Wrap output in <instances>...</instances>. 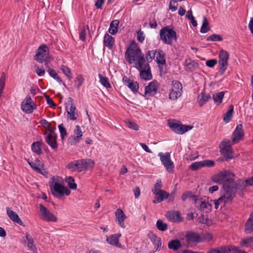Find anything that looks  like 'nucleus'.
Masks as SVG:
<instances>
[{"instance_id": "f257e3e1", "label": "nucleus", "mask_w": 253, "mask_h": 253, "mask_svg": "<svg viewBox=\"0 0 253 253\" xmlns=\"http://www.w3.org/2000/svg\"><path fill=\"white\" fill-rule=\"evenodd\" d=\"M234 176V174L232 172L224 170L212 176L211 180L214 183L222 184L224 190H237L241 186V181L239 183L235 182L233 179Z\"/></svg>"}, {"instance_id": "f03ea898", "label": "nucleus", "mask_w": 253, "mask_h": 253, "mask_svg": "<svg viewBox=\"0 0 253 253\" xmlns=\"http://www.w3.org/2000/svg\"><path fill=\"white\" fill-rule=\"evenodd\" d=\"M125 59L129 64L134 62L136 68H141L145 62V58L141 49L134 42L131 43L126 49Z\"/></svg>"}, {"instance_id": "7ed1b4c3", "label": "nucleus", "mask_w": 253, "mask_h": 253, "mask_svg": "<svg viewBox=\"0 0 253 253\" xmlns=\"http://www.w3.org/2000/svg\"><path fill=\"white\" fill-rule=\"evenodd\" d=\"M160 39L165 44L172 45V40H177L176 32L169 26H166L160 31Z\"/></svg>"}, {"instance_id": "20e7f679", "label": "nucleus", "mask_w": 253, "mask_h": 253, "mask_svg": "<svg viewBox=\"0 0 253 253\" xmlns=\"http://www.w3.org/2000/svg\"><path fill=\"white\" fill-rule=\"evenodd\" d=\"M184 244L188 248H192L201 243L200 234L197 232L188 231L186 232L184 238L181 239Z\"/></svg>"}, {"instance_id": "39448f33", "label": "nucleus", "mask_w": 253, "mask_h": 253, "mask_svg": "<svg viewBox=\"0 0 253 253\" xmlns=\"http://www.w3.org/2000/svg\"><path fill=\"white\" fill-rule=\"evenodd\" d=\"M168 125L171 129L175 133L182 134L191 129L193 126L190 125H182L180 122L175 120L168 121Z\"/></svg>"}, {"instance_id": "423d86ee", "label": "nucleus", "mask_w": 253, "mask_h": 253, "mask_svg": "<svg viewBox=\"0 0 253 253\" xmlns=\"http://www.w3.org/2000/svg\"><path fill=\"white\" fill-rule=\"evenodd\" d=\"M172 87L169 90V98L172 100H176L182 93V85L181 84L177 81H173L172 82Z\"/></svg>"}, {"instance_id": "0eeeda50", "label": "nucleus", "mask_w": 253, "mask_h": 253, "mask_svg": "<svg viewBox=\"0 0 253 253\" xmlns=\"http://www.w3.org/2000/svg\"><path fill=\"white\" fill-rule=\"evenodd\" d=\"M232 141L228 139H223L219 144L221 153L226 158V160L232 158L231 145Z\"/></svg>"}, {"instance_id": "6e6552de", "label": "nucleus", "mask_w": 253, "mask_h": 253, "mask_svg": "<svg viewBox=\"0 0 253 253\" xmlns=\"http://www.w3.org/2000/svg\"><path fill=\"white\" fill-rule=\"evenodd\" d=\"M158 156L160 158V160L166 169L167 171L169 172H172L174 168V165L173 162L170 159V154L169 152L163 153L160 152Z\"/></svg>"}, {"instance_id": "1a4fd4ad", "label": "nucleus", "mask_w": 253, "mask_h": 253, "mask_svg": "<svg viewBox=\"0 0 253 253\" xmlns=\"http://www.w3.org/2000/svg\"><path fill=\"white\" fill-rule=\"evenodd\" d=\"M229 55L227 51L221 50L219 53V64L220 68L219 73L221 75H223L227 69L228 65V60L229 59Z\"/></svg>"}, {"instance_id": "9d476101", "label": "nucleus", "mask_w": 253, "mask_h": 253, "mask_svg": "<svg viewBox=\"0 0 253 253\" xmlns=\"http://www.w3.org/2000/svg\"><path fill=\"white\" fill-rule=\"evenodd\" d=\"M50 189L52 194L56 197L62 196L64 195H69L71 193V191L68 188L58 182H55L53 187H50Z\"/></svg>"}, {"instance_id": "9b49d317", "label": "nucleus", "mask_w": 253, "mask_h": 253, "mask_svg": "<svg viewBox=\"0 0 253 253\" xmlns=\"http://www.w3.org/2000/svg\"><path fill=\"white\" fill-rule=\"evenodd\" d=\"M236 191L235 190H224L223 195L216 200L217 202L221 204V207H224L226 204L232 202L235 197Z\"/></svg>"}, {"instance_id": "f8f14e48", "label": "nucleus", "mask_w": 253, "mask_h": 253, "mask_svg": "<svg viewBox=\"0 0 253 253\" xmlns=\"http://www.w3.org/2000/svg\"><path fill=\"white\" fill-rule=\"evenodd\" d=\"M68 105H66L68 118L72 121H75L78 117V110L75 106L74 100L70 97L68 98Z\"/></svg>"}, {"instance_id": "ddd939ff", "label": "nucleus", "mask_w": 253, "mask_h": 253, "mask_svg": "<svg viewBox=\"0 0 253 253\" xmlns=\"http://www.w3.org/2000/svg\"><path fill=\"white\" fill-rule=\"evenodd\" d=\"M40 211L41 214L42 219L48 222H56L57 220V217L49 210L45 208L42 204H40Z\"/></svg>"}, {"instance_id": "4468645a", "label": "nucleus", "mask_w": 253, "mask_h": 253, "mask_svg": "<svg viewBox=\"0 0 253 253\" xmlns=\"http://www.w3.org/2000/svg\"><path fill=\"white\" fill-rule=\"evenodd\" d=\"M48 53V47L45 44H42L38 49L35 59L40 63H42L47 60Z\"/></svg>"}, {"instance_id": "2eb2a0df", "label": "nucleus", "mask_w": 253, "mask_h": 253, "mask_svg": "<svg viewBox=\"0 0 253 253\" xmlns=\"http://www.w3.org/2000/svg\"><path fill=\"white\" fill-rule=\"evenodd\" d=\"M244 137V131L242 124L237 125L236 127L232 134V144H235L243 140Z\"/></svg>"}, {"instance_id": "dca6fc26", "label": "nucleus", "mask_w": 253, "mask_h": 253, "mask_svg": "<svg viewBox=\"0 0 253 253\" xmlns=\"http://www.w3.org/2000/svg\"><path fill=\"white\" fill-rule=\"evenodd\" d=\"M74 135H72L68 139V142L71 145H75L78 143L82 139L83 133L81 128L79 126H76L74 131Z\"/></svg>"}, {"instance_id": "f3484780", "label": "nucleus", "mask_w": 253, "mask_h": 253, "mask_svg": "<svg viewBox=\"0 0 253 253\" xmlns=\"http://www.w3.org/2000/svg\"><path fill=\"white\" fill-rule=\"evenodd\" d=\"M140 71V78L144 80H149L152 78L151 73L150 67L148 63L144 64V67L141 66V68H137Z\"/></svg>"}, {"instance_id": "a211bd4d", "label": "nucleus", "mask_w": 253, "mask_h": 253, "mask_svg": "<svg viewBox=\"0 0 253 253\" xmlns=\"http://www.w3.org/2000/svg\"><path fill=\"white\" fill-rule=\"evenodd\" d=\"M28 163L33 169L42 175H45L47 173V171L43 168V164L39 160L36 159L35 162L28 161Z\"/></svg>"}, {"instance_id": "6ab92c4d", "label": "nucleus", "mask_w": 253, "mask_h": 253, "mask_svg": "<svg viewBox=\"0 0 253 253\" xmlns=\"http://www.w3.org/2000/svg\"><path fill=\"white\" fill-rule=\"evenodd\" d=\"M154 194L155 195L154 200L153 201V203L154 204L162 202V201L168 198L169 196V194L168 192L163 190H159L157 192L155 190Z\"/></svg>"}, {"instance_id": "aec40b11", "label": "nucleus", "mask_w": 253, "mask_h": 253, "mask_svg": "<svg viewBox=\"0 0 253 253\" xmlns=\"http://www.w3.org/2000/svg\"><path fill=\"white\" fill-rule=\"evenodd\" d=\"M122 234L121 233H117L111 235L109 237H107L106 241L107 243L113 246L121 248L122 245L119 242V238L121 237Z\"/></svg>"}, {"instance_id": "412c9836", "label": "nucleus", "mask_w": 253, "mask_h": 253, "mask_svg": "<svg viewBox=\"0 0 253 253\" xmlns=\"http://www.w3.org/2000/svg\"><path fill=\"white\" fill-rule=\"evenodd\" d=\"M168 219L172 222L179 223L182 221L180 213L178 211H169L166 214Z\"/></svg>"}, {"instance_id": "4be33fe9", "label": "nucleus", "mask_w": 253, "mask_h": 253, "mask_svg": "<svg viewBox=\"0 0 253 253\" xmlns=\"http://www.w3.org/2000/svg\"><path fill=\"white\" fill-rule=\"evenodd\" d=\"M83 163L81 160H76L71 162L67 165V168L69 169L71 171H75L77 170L79 172L82 171Z\"/></svg>"}, {"instance_id": "5701e85b", "label": "nucleus", "mask_w": 253, "mask_h": 253, "mask_svg": "<svg viewBox=\"0 0 253 253\" xmlns=\"http://www.w3.org/2000/svg\"><path fill=\"white\" fill-rule=\"evenodd\" d=\"M158 88V83L153 81L145 87V94H149L150 95H154L157 92Z\"/></svg>"}, {"instance_id": "b1692460", "label": "nucleus", "mask_w": 253, "mask_h": 253, "mask_svg": "<svg viewBox=\"0 0 253 253\" xmlns=\"http://www.w3.org/2000/svg\"><path fill=\"white\" fill-rule=\"evenodd\" d=\"M234 246H231L230 247L226 246H221L217 248L210 249L207 253H233L232 248Z\"/></svg>"}, {"instance_id": "393cba45", "label": "nucleus", "mask_w": 253, "mask_h": 253, "mask_svg": "<svg viewBox=\"0 0 253 253\" xmlns=\"http://www.w3.org/2000/svg\"><path fill=\"white\" fill-rule=\"evenodd\" d=\"M6 211L8 216L11 220L20 225H24L23 221L15 211L10 210L9 208H6Z\"/></svg>"}, {"instance_id": "a878e982", "label": "nucleus", "mask_w": 253, "mask_h": 253, "mask_svg": "<svg viewBox=\"0 0 253 253\" xmlns=\"http://www.w3.org/2000/svg\"><path fill=\"white\" fill-rule=\"evenodd\" d=\"M199 64L196 62L190 59H187L185 61V68L186 71L191 72L198 68Z\"/></svg>"}, {"instance_id": "bb28decb", "label": "nucleus", "mask_w": 253, "mask_h": 253, "mask_svg": "<svg viewBox=\"0 0 253 253\" xmlns=\"http://www.w3.org/2000/svg\"><path fill=\"white\" fill-rule=\"evenodd\" d=\"M211 99V96L209 94L206 93L205 92H202L199 94L197 101L199 105L202 107Z\"/></svg>"}, {"instance_id": "cd10ccee", "label": "nucleus", "mask_w": 253, "mask_h": 253, "mask_svg": "<svg viewBox=\"0 0 253 253\" xmlns=\"http://www.w3.org/2000/svg\"><path fill=\"white\" fill-rule=\"evenodd\" d=\"M37 105L35 103H21V109L23 112L27 114L32 113L34 110L36 109Z\"/></svg>"}, {"instance_id": "c85d7f7f", "label": "nucleus", "mask_w": 253, "mask_h": 253, "mask_svg": "<svg viewBox=\"0 0 253 253\" xmlns=\"http://www.w3.org/2000/svg\"><path fill=\"white\" fill-rule=\"evenodd\" d=\"M103 43L109 49H112L115 43L114 38L108 34H106L104 37Z\"/></svg>"}, {"instance_id": "c756f323", "label": "nucleus", "mask_w": 253, "mask_h": 253, "mask_svg": "<svg viewBox=\"0 0 253 253\" xmlns=\"http://www.w3.org/2000/svg\"><path fill=\"white\" fill-rule=\"evenodd\" d=\"M116 217L117 221L119 222L120 226L123 228H125L124 220L126 217L121 209H119L117 210L116 212Z\"/></svg>"}, {"instance_id": "7c9ffc66", "label": "nucleus", "mask_w": 253, "mask_h": 253, "mask_svg": "<svg viewBox=\"0 0 253 253\" xmlns=\"http://www.w3.org/2000/svg\"><path fill=\"white\" fill-rule=\"evenodd\" d=\"M157 52L156 54V62L159 65H165L166 61L165 58V54L164 52L160 49L156 50Z\"/></svg>"}, {"instance_id": "2f4dec72", "label": "nucleus", "mask_w": 253, "mask_h": 253, "mask_svg": "<svg viewBox=\"0 0 253 253\" xmlns=\"http://www.w3.org/2000/svg\"><path fill=\"white\" fill-rule=\"evenodd\" d=\"M46 142L53 149H56L58 147L57 140L53 139V135L52 134H48L45 136Z\"/></svg>"}, {"instance_id": "473e14b6", "label": "nucleus", "mask_w": 253, "mask_h": 253, "mask_svg": "<svg viewBox=\"0 0 253 253\" xmlns=\"http://www.w3.org/2000/svg\"><path fill=\"white\" fill-rule=\"evenodd\" d=\"M245 230L246 233L250 234L253 231V212L245 224Z\"/></svg>"}, {"instance_id": "72a5a7b5", "label": "nucleus", "mask_w": 253, "mask_h": 253, "mask_svg": "<svg viewBox=\"0 0 253 253\" xmlns=\"http://www.w3.org/2000/svg\"><path fill=\"white\" fill-rule=\"evenodd\" d=\"M119 24V21L115 20L112 21L110 25V27L108 32L112 35L116 34L118 31V26Z\"/></svg>"}, {"instance_id": "f704fd0d", "label": "nucleus", "mask_w": 253, "mask_h": 253, "mask_svg": "<svg viewBox=\"0 0 253 253\" xmlns=\"http://www.w3.org/2000/svg\"><path fill=\"white\" fill-rule=\"evenodd\" d=\"M234 113V106L232 105H230L229 106V109L226 114L223 117V121L226 123H229L233 117Z\"/></svg>"}, {"instance_id": "c9c22d12", "label": "nucleus", "mask_w": 253, "mask_h": 253, "mask_svg": "<svg viewBox=\"0 0 253 253\" xmlns=\"http://www.w3.org/2000/svg\"><path fill=\"white\" fill-rule=\"evenodd\" d=\"M240 245L242 247H253V236L242 239Z\"/></svg>"}, {"instance_id": "e433bc0d", "label": "nucleus", "mask_w": 253, "mask_h": 253, "mask_svg": "<svg viewBox=\"0 0 253 253\" xmlns=\"http://www.w3.org/2000/svg\"><path fill=\"white\" fill-rule=\"evenodd\" d=\"M26 239L28 242L27 246L28 248L35 253H37V248L34 244V241L30 235L26 234Z\"/></svg>"}, {"instance_id": "4c0bfd02", "label": "nucleus", "mask_w": 253, "mask_h": 253, "mask_svg": "<svg viewBox=\"0 0 253 253\" xmlns=\"http://www.w3.org/2000/svg\"><path fill=\"white\" fill-rule=\"evenodd\" d=\"M200 202V209L201 211H205L206 212L211 211L212 206L211 204L206 201H202L197 199V202Z\"/></svg>"}, {"instance_id": "58836bf2", "label": "nucleus", "mask_w": 253, "mask_h": 253, "mask_svg": "<svg viewBox=\"0 0 253 253\" xmlns=\"http://www.w3.org/2000/svg\"><path fill=\"white\" fill-rule=\"evenodd\" d=\"M181 247V244L179 240H172L168 243V247L169 249L173 251H177Z\"/></svg>"}, {"instance_id": "ea45409f", "label": "nucleus", "mask_w": 253, "mask_h": 253, "mask_svg": "<svg viewBox=\"0 0 253 253\" xmlns=\"http://www.w3.org/2000/svg\"><path fill=\"white\" fill-rule=\"evenodd\" d=\"M42 144L43 142L42 141H36L34 142L31 146L32 151L38 155L41 154L42 152L41 147Z\"/></svg>"}, {"instance_id": "a19ab883", "label": "nucleus", "mask_w": 253, "mask_h": 253, "mask_svg": "<svg viewBox=\"0 0 253 253\" xmlns=\"http://www.w3.org/2000/svg\"><path fill=\"white\" fill-rule=\"evenodd\" d=\"M224 95V92H218L214 93L212 95L214 102L217 104H220L222 101Z\"/></svg>"}, {"instance_id": "79ce46f5", "label": "nucleus", "mask_w": 253, "mask_h": 253, "mask_svg": "<svg viewBox=\"0 0 253 253\" xmlns=\"http://www.w3.org/2000/svg\"><path fill=\"white\" fill-rule=\"evenodd\" d=\"M83 163V170L88 169L93 167L94 161L91 159L81 160Z\"/></svg>"}, {"instance_id": "37998d69", "label": "nucleus", "mask_w": 253, "mask_h": 253, "mask_svg": "<svg viewBox=\"0 0 253 253\" xmlns=\"http://www.w3.org/2000/svg\"><path fill=\"white\" fill-rule=\"evenodd\" d=\"M188 198H190L192 200L194 201L196 204L197 203V197L193 195L192 193L190 191H187L183 193L181 196V199L183 201H185Z\"/></svg>"}, {"instance_id": "c03bdc74", "label": "nucleus", "mask_w": 253, "mask_h": 253, "mask_svg": "<svg viewBox=\"0 0 253 253\" xmlns=\"http://www.w3.org/2000/svg\"><path fill=\"white\" fill-rule=\"evenodd\" d=\"M150 239L157 246L156 251H159L161 250L162 242L160 238L153 234L150 237Z\"/></svg>"}, {"instance_id": "a18cd8bd", "label": "nucleus", "mask_w": 253, "mask_h": 253, "mask_svg": "<svg viewBox=\"0 0 253 253\" xmlns=\"http://www.w3.org/2000/svg\"><path fill=\"white\" fill-rule=\"evenodd\" d=\"M65 181L68 183L70 189L76 190L77 188V184L75 183L74 178L72 176H67L65 178Z\"/></svg>"}, {"instance_id": "49530a36", "label": "nucleus", "mask_w": 253, "mask_h": 253, "mask_svg": "<svg viewBox=\"0 0 253 253\" xmlns=\"http://www.w3.org/2000/svg\"><path fill=\"white\" fill-rule=\"evenodd\" d=\"M98 77L99 78V82L103 86L106 88H110L111 87L108 78L103 76L100 74L98 75Z\"/></svg>"}, {"instance_id": "de8ad7c7", "label": "nucleus", "mask_w": 253, "mask_h": 253, "mask_svg": "<svg viewBox=\"0 0 253 253\" xmlns=\"http://www.w3.org/2000/svg\"><path fill=\"white\" fill-rule=\"evenodd\" d=\"M210 27L207 18L204 17L203 22L201 28L200 32L202 33H206L210 30Z\"/></svg>"}, {"instance_id": "09e8293b", "label": "nucleus", "mask_w": 253, "mask_h": 253, "mask_svg": "<svg viewBox=\"0 0 253 253\" xmlns=\"http://www.w3.org/2000/svg\"><path fill=\"white\" fill-rule=\"evenodd\" d=\"M130 89L134 93H136L138 92L139 88V84L137 82H133V80L128 83V84H126Z\"/></svg>"}, {"instance_id": "8fccbe9b", "label": "nucleus", "mask_w": 253, "mask_h": 253, "mask_svg": "<svg viewBox=\"0 0 253 253\" xmlns=\"http://www.w3.org/2000/svg\"><path fill=\"white\" fill-rule=\"evenodd\" d=\"M47 72L48 73L50 77L53 78L55 80H56L59 84L62 83V80L58 76L56 71L51 68H49L47 70Z\"/></svg>"}, {"instance_id": "3c124183", "label": "nucleus", "mask_w": 253, "mask_h": 253, "mask_svg": "<svg viewBox=\"0 0 253 253\" xmlns=\"http://www.w3.org/2000/svg\"><path fill=\"white\" fill-rule=\"evenodd\" d=\"M61 70L63 74L69 79L71 80L72 78V74L69 67L64 65H61L60 67Z\"/></svg>"}, {"instance_id": "603ef678", "label": "nucleus", "mask_w": 253, "mask_h": 253, "mask_svg": "<svg viewBox=\"0 0 253 253\" xmlns=\"http://www.w3.org/2000/svg\"><path fill=\"white\" fill-rule=\"evenodd\" d=\"M156 227L158 230L164 231L168 228V225L167 223L164 222L162 220H158L156 222Z\"/></svg>"}, {"instance_id": "864d4df0", "label": "nucleus", "mask_w": 253, "mask_h": 253, "mask_svg": "<svg viewBox=\"0 0 253 253\" xmlns=\"http://www.w3.org/2000/svg\"><path fill=\"white\" fill-rule=\"evenodd\" d=\"M222 40L223 39L221 36L217 34H212L208 37L206 39L207 41L212 42L222 41Z\"/></svg>"}, {"instance_id": "5fc2aeb1", "label": "nucleus", "mask_w": 253, "mask_h": 253, "mask_svg": "<svg viewBox=\"0 0 253 253\" xmlns=\"http://www.w3.org/2000/svg\"><path fill=\"white\" fill-rule=\"evenodd\" d=\"M200 238L201 239L202 242L205 241H210L212 238V235L209 232L202 233L200 234Z\"/></svg>"}, {"instance_id": "6e6d98bb", "label": "nucleus", "mask_w": 253, "mask_h": 253, "mask_svg": "<svg viewBox=\"0 0 253 253\" xmlns=\"http://www.w3.org/2000/svg\"><path fill=\"white\" fill-rule=\"evenodd\" d=\"M156 53L157 52H156V50H153L148 51L146 53V58L148 62H150L153 60L156 55Z\"/></svg>"}, {"instance_id": "4d7b16f0", "label": "nucleus", "mask_w": 253, "mask_h": 253, "mask_svg": "<svg viewBox=\"0 0 253 253\" xmlns=\"http://www.w3.org/2000/svg\"><path fill=\"white\" fill-rule=\"evenodd\" d=\"M203 167H204V164L203 161H200L192 163L190 165V168L193 170H196Z\"/></svg>"}, {"instance_id": "13d9d810", "label": "nucleus", "mask_w": 253, "mask_h": 253, "mask_svg": "<svg viewBox=\"0 0 253 253\" xmlns=\"http://www.w3.org/2000/svg\"><path fill=\"white\" fill-rule=\"evenodd\" d=\"M58 128L60 133L61 139H64L65 136L67 134L66 129L64 127L63 124L59 125Z\"/></svg>"}, {"instance_id": "bf43d9fd", "label": "nucleus", "mask_w": 253, "mask_h": 253, "mask_svg": "<svg viewBox=\"0 0 253 253\" xmlns=\"http://www.w3.org/2000/svg\"><path fill=\"white\" fill-rule=\"evenodd\" d=\"M84 81V79L83 78L82 75H78L76 78L75 82H77V87L78 89H80V86L83 84Z\"/></svg>"}, {"instance_id": "052dcab7", "label": "nucleus", "mask_w": 253, "mask_h": 253, "mask_svg": "<svg viewBox=\"0 0 253 253\" xmlns=\"http://www.w3.org/2000/svg\"><path fill=\"white\" fill-rule=\"evenodd\" d=\"M127 126L131 129L135 130H138L139 129V126L135 123L128 121L127 122Z\"/></svg>"}, {"instance_id": "680f3d73", "label": "nucleus", "mask_w": 253, "mask_h": 253, "mask_svg": "<svg viewBox=\"0 0 253 253\" xmlns=\"http://www.w3.org/2000/svg\"><path fill=\"white\" fill-rule=\"evenodd\" d=\"M162 187V181L161 180H157L155 187L153 189H152V191L153 194H154V192L156 190V191H158L159 190H162L161 189V188Z\"/></svg>"}, {"instance_id": "e2e57ef3", "label": "nucleus", "mask_w": 253, "mask_h": 253, "mask_svg": "<svg viewBox=\"0 0 253 253\" xmlns=\"http://www.w3.org/2000/svg\"><path fill=\"white\" fill-rule=\"evenodd\" d=\"M86 32L84 27L83 28L80 33L79 38L82 41H84L86 38Z\"/></svg>"}, {"instance_id": "0e129e2a", "label": "nucleus", "mask_w": 253, "mask_h": 253, "mask_svg": "<svg viewBox=\"0 0 253 253\" xmlns=\"http://www.w3.org/2000/svg\"><path fill=\"white\" fill-rule=\"evenodd\" d=\"M5 75L4 73H3L1 76L0 78V90L3 91L5 85Z\"/></svg>"}, {"instance_id": "69168bd1", "label": "nucleus", "mask_w": 253, "mask_h": 253, "mask_svg": "<svg viewBox=\"0 0 253 253\" xmlns=\"http://www.w3.org/2000/svg\"><path fill=\"white\" fill-rule=\"evenodd\" d=\"M137 39L140 42H142L144 41L145 36L144 35V33L140 30L137 32Z\"/></svg>"}, {"instance_id": "338daca9", "label": "nucleus", "mask_w": 253, "mask_h": 253, "mask_svg": "<svg viewBox=\"0 0 253 253\" xmlns=\"http://www.w3.org/2000/svg\"><path fill=\"white\" fill-rule=\"evenodd\" d=\"M217 60L215 59L208 60L206 61V64L207 66L210 68L213 67L217 64Z\"/></svg>"}, {"instance_id": "774afa93", "label": "nucleus", "mask_w": 253, "mask_h": 253, "mask_svg": "<svg viewBox=\"0 0 253 253\" xmlns=\"http://www.w3.org/2000/svg\"><path fill=\"white\" fill-rule=\"evenodd\" d=\"M233 253H247L244 250H241L240 247L234 246L232 248Z\"/></svg>"}]
</instances>
